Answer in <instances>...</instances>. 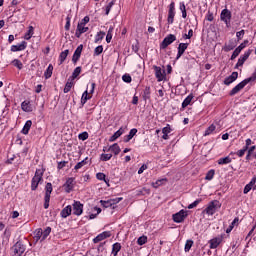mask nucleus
<instances>
[{
	"label": "nucleus",
	"mask_w": 256,
	"mask_h": 256,
	"mask_svg": "<svg viewBox=\"0 0 256 256\" xmlns=\"http://www.w3.org/2000/svg\"><path fill=\"white\" fill-rule=\"evenodd\" d=\"M154 71L158 83H161V81H167V71L165 65L154 66Z\"/></svg>",
	"instance_id": "nucleus-1"
},
{
	"label": "nucleus",
	"mask_w": 256,
	"mask_h": 256,
	"mask_svg": "<svg viewBox=\"0 0 256 256\" xmlns=\"http://www.w3.org/2000/svg\"><path fill=\"white\" fill-rule=\"evenodd\" d=\"M27 247L25 244H23L22 241H17L12 247V256H23V253H25Z\"/></svg>",
	"instance_id": "nucleus-2"
},
{
	"label": "nucleus",
	"mask_w": 256,
	"mask_h": 256,
	"mask_svg": "<svg viewBox=\"0 0 256 256\" xmlns=\"http://www.w3.org/2000/svg\"><path fill=\"white\" fill-rule=\"evenodd\" d=\"M217 209H221V202H219V200H212L204 210V213L207 215H215Z\"/></svg>",
	"instance_id": "nucleus-3"
},
{
	"label": "nucleus",
	"mask_w": 256,
	"mask_h": 256,
	"mask_svg": "<svg viewBox=\"0 0 256 256\" xmlns=\"http://www.w3.org/2000/svg\"><path fill=\"white\" fill-rule=\"evenodd\" d=\"M43 179V171L41 169H37L34 177L31 181V190L36 191L37 187H39V182Z\"/></svg>",
	"instance_id": "nucleus-4"
},
{
	"label": "nucleus",
	"mask_w": 256,
	"mask_h": 256,
	"mask_svg": "<svg viewBox=\"0 0 256 256\" xmlns=\"http://www.w3.org/2000/svg\"><path fill=\"white\" fill-rule=\"evenodd\" d=\"M189 213L187 210H180L179 212L173 214L172 219L174 223H183L187 219Z\"/></svg>",
	"instance_id": "nucleus-5"
},
{
	"label": "nucleus",
	"mask_w": 256,
	"mask_h": 256,
	"mask_svg": "<svg viewBox=\"0 0 256 256\" xmlns=\"http://www.w3.org/2000/svg\"><path fill=\"white\" fill-rule=\"evenodd\" d=\"M220 19L225 22L226 27H231V11L223 9L220 14Z\"/></svg>",
	"instance_id": "nucleus-6"
},
{
	"label": "nucleus",
	"mask_w": 256,
	"mask_h": 256,
	"mask_svg": "<svg viewBox=\"0 0 256 256\" xmlns=\"http://www.w3.org/2000/svg\"><path fill=\"white\" fill-rule=\"evenodd\" d=\"M174 41H177V37L174 34H169L161 42L160 49H167L168 45H171Z\"/></svg>",
	"instance_id": "nucleus-7"
},
{
	"label": "nucleus",
	"mask_w": 256,
	"mask_h": 256,
	"mask_svg": "<svg viewBox=\"0 0 256 256\" xmlns=\"http://www.w3.org/2000/svg\"><path fill=\"white\" fill-rule=\"evenodd\" d=\"M120 201H123V198H114L109 200H100V204L105 209H108V207H113V205H117V203H120Z\"/></svg>",
	"instance_id": "nucleus-8"
},
{
	"label": "nucleus",
	"mask_w": 256,
	"mask_h": 256,
	"mask_svg": "<svg viewBox=\"0 0 256 256\" xmlns=\"http://www.w3.org/2000/svg\"><path fill=\"white\" fill-rule=\"evenodd\" d=\"M73 207V215H76L79 217L80 215H83V204L79 201H74L72 204Z\"/></svg>",
	"instance_id": "nucleus-9"
},
{
	"label": "nucleus",
	"mask_w": 256,
	"mask_h": 256,
	"mask_svg": "<svg viewBox=\"0 0 256 256\" xmlns=\"http://www.w3.org/2000/svg\"><path fill=\"white\" fill-rule=\"evenodd\" d=\"M174 19H175V2H171L169 5L168 19H167L169 25H172Z\"/></svg>",
	"instance_id": "nucleus-10"
},
{
	"label": "nucleus",
	"mask_w": 256,
	"mask_h": 256,
	"mask_svg": "<svg viewBox=\"0 0 256 256\" xmlns=\"http://www.w3.org/2000/svg\"><path fill=\"white\" fill-rule=\"evenodd\" d=\"M223 243V237H215L209 240L210 249H217Z\"/></svg>",
	"instance_id": "nucleus-11"
},
{
	"label": "nucleus",
	"mask_w": 256,
	"mask_h": 256,
	"mask_svg": "<svg viewBox=\"0 0 256 256\" xmlns=\"http://www.w3.org/2000/svg\"><path fill=\"white\" fill-rule=\"evenodd\" d=\"M109 237H111V232L109 231L102 232L101 234L97 235L93 239V243H100V241H104V239H107Z\"/></svg>",
	"instance_id": "nucleus-12"
},
{
	"label": "nucleus",
	"mask_w": 256,
	"mask_h": 256,
	"mask_svg": "<svg viewBox=\"0 0 256 256\" xmlns=\"http://www.w3.org/2000/svg\"><path fill=\"white\" fill-rule=\"evenodd\" d=\"M87 31H89V27H85V25L83 24H78L75 32V37L79 39L81 35H83V33H87Z\"/></svg>",
	"instance_id": "nucleus-13"
},
{
	"label": "nucleus",
	"mask_w": 256,
	"mask_h": 256,
	"mask_svg": "<svg viewBox=\"0 0 256 256\" xmlns=\"http://www.w3.org/2000/svg\"><path fill=\"white\" fill-rule=\"evenodd\" d=\"M83 51V44L79 45L74 54H73V57H72V63H77V61H79V58L81 57V53Z\"/></svg>",
	"instance_id": "nucleus-14"
},
{
	"label": "nucleus",
	"mask_w": 256,
	"mask_h": 256,
	"mask_svg": "<svg viewBox=\"0 0 256 256\" xmlns=\"http://www.w3.org/2000/svg\"><path fill=\"white\" fill-rule=\"evenodd\" d=\"M25 49H27V42L26 41H22L20 44L11 46V51L14 52V53L17 52V51H25Z\"/></svg>",
	"instance_id": "nucleus-15"
},
{
	"label": "nucleus",
	"mask_w": 256,
	"mask_h": 256,
	"mask_svg": "<svg viewBox=\"0 0 256 256\" xmlns=\"http://www.w3.org/2000/svg\"><path fill=\"white\" fill-rule=\"evenodd\" d=\"M238 77H239V73L233 72L230 76L224 79V85H231V83H233L234 81H237Z\"/></svg>",
	"instance_id": "nucleus-16"
},
{
	"label": "nucleus",
	"mask_w": 256,
	"mask_h": 256,
	"mask_svg": "<svg viewBox=\"0 0 256 256\" xmlns=\"http://www.w3.org/2000/svg\"><path fill=\"white\" fill-rule=\"evenodd\" d=\"M75 181V178H68L63 185L66 193H71L73 191V182Z\"/></svg>",
	"instance_id": "nucleus-17"
},
{
	"label": "nucleus",
	"mask_w": 256,
	"mask_h": 256,
	"mask_svg": "<svg viewBox=\"0 0 256 256\" xmlns=\"http://www.w3.org/2000/svg\"><path fill=\"white\" fill-rule=\"evenodd\" d=\"M251 53H253V50L246 51L242 56H240L236 65H243V63L249 59V55H251Z\"/></svg>",
	"instance_id": "nucleus-18"
},
{
	"label": "nucleus",
	"mask_w": 256,
	"mask_h": 256,
	"mask_svg": "<svg viewBox=\"0 0 256 256\" xmlns=\"http://www.w3.org/2000/svg\"><path fill=\"white\" fill-rule=\"evenodd\" d=\"M72 211H73V208L71 207V205H68L64 209H62V211L60 212V215L63 219H67V217L71 215Z\"/></svg>",
	"instance_id": "nucleus-19"
},
{
	"label": "nucleus",
	"mask_w": 256,
	"mask_h": 256,
	"mask_svg": "<svg viewBox=\"0 0 256 256\" xmlns=\"http://www.w3.org/2000/svg\"><path fill=\"white\" fill-rule=\"evenodd\" d=\"M187 47H189V43H180L178 46V54L176 59H179V57H181V55H183V53H185V51H187Z\"/></svg>",
	"instance_id": "nucleus-20"
},
{
	"label": "nucleus",
	"mask_w": 256,
	"mask_h": 256,
	"mask_svg": "<svg viewBox=\"0 0 256 256\" xmlns=\"http://www.w3.org/2000/svg\"><path fill=\"white\" fill-rule=\"evenodd\" d=\"M123 133H125V130L123 129V127H121L109 138L110 143H113V141H117V139H119V137H121Z\"/></svg>",
	"instance_id": "nucleus-21"
},
{
	"label": "nucleus",
	"mask_w": 256,
	"mask_h": 256,
	"mask_svg": "<svg viewBox=\"0 0 256 256\" xmlns=\"http://www.w3.org/2000/svg\"><path fill=\"white\" fill-rule=\"evenodd\" d=\"M135 135H137V129L133 128L130 130L129 134L124 136V143H129V141H131V139H133V137H135Z\"/></svg>",
	"instance_id": "nucleus-22"
},
{
	"label": "nucleus",
	"mask_w": 256,
	"mask_h": 256,
	"mask_svg": "<svg viewBox=\"0 0 256 256\" xmlns=\"http://www.w3.org/2000/svg\"><path fill=\"white\" fill-rule=\"evenodd\" d=\"M245 44L241 43L233 52L231 59H237V57H239V53H241V51H243V49L245 48Z\"/></svg>",
	"instance_id": "nucleus-23"
},
{
	"label": "nucleus",
	"mask_w": 256,
	"mask_h": 256,
	"mask_svg": "<svg viewBox=\"0 0 256 256\" xmlns=\"http://www.w3.org/2000/svg\"><path fill=\"white\" fill-rule=\"evenodd\" d=\"M88 163H89V157H86L84 160L78 162L74 166L75 171H79V169H82V167H85V165H88Z\"/></svg>",
	"instance_id": "nucleus-24"
},
{
	"label": "nucleus",
	"mask_w": 256,
	"mask_h": 256,
	"mask_svg": "<svg viewBox=\"0 0 256 256\" xmlns=\"http://www.w3.org/2000/svg\"><path fill=\"white\" fill-rule=\"evenodd\" d=\"M108 151H111L114 155H119V153H121V148L119 147V144L114 143L108 148Z\"/></svg>",
	"instance_id": "nucleus-25"
},
{
	"label": "nucleus",
	"mask_w": 256,
	"mask_h": 256,
	"mask_svg": "<svg viewBox=\"0 0 256 256\" xmlns=\"http://www.w3.org/2000/svg\"><path fill=\"white\" fill-rule=\"evenodd\" d=\"M22 111H25L26 113H31L33 111V108L31 107V103L28 101H24L21 104Z\"/></svg>",
	"instance_id": "nucleus-26"
},
{
	"label": "nucleus",
	"mask_w": 256,
	"mask_h": 256,
	"mask_svg": "<svg viewBox=\"0 0 256 256\" xmlns=\"http://www.w3.org/2000/svg\"><path fill=\"white\" fill-rule=\"evenodd\" d=\"M31 125H33V122L31 120H27L23 129H22V133L23 135H29V131L31 129Z\"/></svg>",
	"instance_id": "nucleus-27"
},
{
	"label": "nucleus",
	"mask_w": 256,
	"mask_h": 256,
	"mask_svg": "<svg viewBox=\"0 0 256 256\" xmlns=\"http://www.w3.org/2000/svg\"><path fill=\"white\" fill-rule=\"evenodd\" d=\"M235 47H237V42L230 40L229 43L225 45L224 51H233Z\"/></svg>",
	"instance_id": "nucleus-28"
},
{
	"label": "nucleus",
	"mask_w": 256,
	"mask_h": 256,
	"mask_svg": "<svg viewBox=\"0 0 256 256\" xmlns=\"http://www.w3.org/2000/svg\"><path fill=\"white\" fill-rule=\"evenodd\" d=\"M121 251V243L116 242L112 246V255L117 256V254Z\"/></svg>",
	"instance_id": "nucleus-29"
},
{
	"label": "nucleus",
	"mask_w": 256,
	"mask_h": 256,
	"mask_svg": "<svg viewBox=\"0 0 256 256\" xmlns=\"http://www.w3.org/2000/svg\"><path fill=\"white\" fill-rule=\"evenodd\" d=\"M45 197H51V193H53V184L48 182L45 186Z\"/></svg>",
	"instance_id": "nucleus-30"
},
{
	"label": "nucleus",
	"mask_w": 256,
	"mask_h": 256,
	"mask_svg": "<svg viewBox=\"0 0 256 256\" xmlns=\"http://www.w3.org/2000/svg\"><path fill=\"white\" fill-rule=\"evenodd\" d=\"M143 99L144 101H147L148 99H151V87L146 86L143 92Z\"/></svg>",
	"instance_id": "nucleus-31"
},
{
	"label": "nucleus",
	"mask_w": 256,
	"mask_h": 256,
	"mask_svg": "<svg viewBox=\"0 0 256 256\" xmlns=\"http://www.w3.org/2000/svg\"><path fill=\"white\" fill-rule=\"evenodd\" d=\"M34 31H35V28L33 26H29L27 33L24 35V39L26 41H29V39H31V37H33Z\"/></svg>",
	"instance_id": "nucleus-32"
},
{
	"label": "nucleus",
	"mask_w": 256,
	"mask_h": 256,
	"mask_svg": "<svg viewBox=\"0 0 256 256\" xmlns=\"http://www.w3.org/2000/svg\"><path fill=\"white\" fill-rule=\"evenodd\" d=\"M193 94L188 95L184 101L182 102V108L185 109L188 105H191V101H193Z\"/></svg>",
	"instance_id": "nucleus-33"
},
{
	"label": "nucleus",
	"mask_w": 256,
	"mask_h": 256,
	"mask_svg": "<svg viewBox=\"0 0 256 256\" xmlns=\"http://www.w3.org/2000/svg\"><path fill=\"white\" fill-rule=\"evenodd\" d=\"M53 75V65H49L44 72L45 79H51V76Z\"/></svg>",
	"instance_id": "nucleus-34"
},
{
	"label": "nucleus",
	"mask_w": 256,
	"mask_h": 256,
	"mask_svg": "<svg viewBox=\"0 0 256 256\" xmlns=\"http://www.w3.org/2000/svg\"><path fill=\"white\" fill-rule=\"evenodd\" d=\"M231 157L226 156L224 158H220L218 159V165H229V163H231Z\"/></svg>",
	"instance_id": "nucleus-35"
},
{
	"label": "nucleus",
	"mask_w": 256,
	"mask_h": 256,
	"mask_svg": "<svg viewBox=\"0 0 256 256\" xmlns=\"http://www.w3.org/2000/svg\"><path fill=\"white\" fill-rule=\"evenodd\" d=\"M89 99H91V96H89V92L86 90L84 91V93L82 94L81 97V105H85V103H87V101H89Z\"/></svg>",
	"instance_id": "nucleus-36"
},
{
	"label": "nucleus",
	"mask_w": 256,
	"mask_h": 256,
	"mask_svg": "<svg viewBox=\"0 0 256 256\" xmlns=\"http://www.w3.org/2000/svg\"><path fill=\"white\" fill-rule=\"evenodd\" d=\"M106 175H105V173H103V172H98L97 174H96V179H98L99 181H104V182H106V183H109V179H107L106 180Z\"/></svg>",
	"instance_id": "nucleus-37"
},
{
	"label": "nucleus",
	"mask_w": 256,
	"mask_h": 256,
	"mask_svg": "<svg viewBox=\"0 0 256 256\" xmlns=\"http://www.w3.org/2000/svg\"><path fill=\"white\" fill-rule=\"evenodd\" d=\"M49 235H51V227L48 226L44 231H42L41 241H45V239H47V237H49Z\"/></svg>",
	"instance_id": "nucleus-38"
},
{
	"label": "nucleus",
	"mask_w": 256,
	"mask_h": 256,
	"mask_svg": "<svg viewBox=\"0 0 256 256\" xmlns=\"http://www.w3.org/2000/svg\"><path fill=\"white\" fill-rule=\"evenodd\" d=\"M104 37H105V32L103 31L98 32L97 35L95 36L94 43H99V41H103Z\"/></svg>",
	"instance_id": "nucleus-39"
},
{
	"label": "nucleus",
	"mask_w": 256,
	"mask_h": 256,
	"mask_svg": "<svg viewBox=\"0 0 256 256\" xmlns=\"http://www.w3.org/2000/svg\"><path fill=\"white\" fill-rule=\"evenodd\" d=\"M180 11H182L183 19H187V8L184 2H180Z\"/></svg>",
	"instance_id": "nucleus-40"
},
{
	"label": "nucleus",
	"mask_w": 256,
	"mask_h": 256,
	"mask_svg": "<svg viewBox=\"0 0 256 256\" xmlns=\"http://www.w3.org/2000/svg\"><path fill=\"white\" fill-rule=\"evenodd\" d=\"M34 239H36V241L43 239V229L39 228L35 231Z\"/></svg>",
	"instance_id": "nucleus-41"
},
{
	"label": "nucleus",
	"mask_w": 256,
	"mask_h": 256,
	"mask_svg": "<svg viewBox=\"0 0 256 256\" xmlns=\"http://www.w3.org/2000/svg\"><path fill=\"white\" fill-rule=\"evenodd\" d=\"M256 146H251L247 149L246 161H251V155H253V151H255Z\"/></svg>",
	"instance_id": "nucleus-42"
},
{
	"label": "nucleus",
	"mask_w": 256,
	"mask_h": 256,
	"mask_svg": "<svg viewBox=\"0 0 256 256\" xmlns=\"http://www.w3.org/2000/svg\"><path fill=\"white\" fill-rule=\"evenodd\" d=\"M247 153V147H243V149L238 150L237 152L233 153L231 152L230 155H237L239 157H243Z\"/></svg>",
	"instance_id": "nucleus-43"
},
{
	"label": "nucleus",
	"mask_w": 256,
	"mask_h": 256,
	"mask_svg": "<svg viewBox=\"0 0 256 256\" xmlns=\"http://www.w3.org/2000/svg\"><path fill=\"white\" fill-rule=\"evenodd\" d=\"M111 39H113V26H111L106 35V42L111 43Z\"/></svg>",
	"instance_id": "nucleus-44"
},
{
	"label": "nucleus",
	"mask_w": 256,
	"mask_h": 256,
	"mask_svg": "<svg viewBox=\"0 0 256 256\" xmlns=\"http://www.w3.org/2000/svg\"><path fill=\"white\" fill-rule=\"evenodd\" d=\"M79 75H81V67L80 66L75 68V70L72 73L71 78L72 79H77L79 77Z\"/></svg>",
	"instance_id": "nucleus-45"
},
{
	"label": "nucleus",
	"mask_w": 256,
	"mask_h": 256,
	"mask_svg": "<svg viewBox=\"0 0 256 256\" xmlns=\"http://www.w3.org/2000/svg\"><path fill=\"white\" fill-rule=\"evenodd\" d=\"M192 247H193V240H187L184 248L185 253H189Z\"/></svg>",
	"instance_id": "nucleus-46"
},
{
	"label": "nucleus",
	"mask_w": 256,
	"mask_h": 256,
	"mask_svg": "<svg viewBox=\"0 0 256 256\" xmlns=\"http://www.w3.org/2000/svg\"><path fill=\"white\" fill-rule=\"evenodd\" d=\"M67 55H69V50H65L60 53V56H59L60 63H63V61H65V59H67Z\"/></svg>",
	"instance_id": "nucleus-47"
},
{
	"label": "nucleus",
	"mask_w": 256,
	"mask_h": 256,
	"mask_svg": "<svg viewBox=\"0 0 256 256\" xmlns=\"http://www.w3.org/2000/svg\"><path fill=\"white\" fill-rule=\"evenodd\" d=\"M215 177V170H210L207 172L205 179L206 181H211Z\"/></svg>",
	"instance_id": "nucleus-48"
},
{
	"label": "nucleus",
	"mask_w": 256,
	"mask_h": 256,
	"mask_svg": "<svg viewBox=\"0 0 256 256\" xmlns=\"http://www.w3.org/2000/svg\"><path fill=\"white\" fill-rule=\"evenodd\" d=\"M167 181V179H160L157 180L155 182L152 183V186L157 189V187H160V185H163V183H165Z\"/></svg>",
	"instance_id": "nucleus-49"
},
{
	"label": "nucleus",
	"mask_w": 256,
	"mask_h": 256,
	"mask_svg": "<svg viewBox=\"0 0 256 256\" xmlns=\"http://www.w3.org/2000/svg\"><path fill=\"white\" fill-rule=\"evenodd\" d=\"M78 139H80V141H87V139H89V133L87 132H82L78 135Z\"/></svg>",
	"instance_id": "nucleus-50"
},
{
	"label": "nucleus",
	"mask_w": 256,
	"mask_h": 256,
	"mask_svg": "<svg viewBox=\"0 0 256 256\" xmlns=\"http://www.w3.org/2000/svg\"><path fill=\"white\" fill-rule=\"evenodd\" d=\"M215 129H216V127H215V125H210L207 129H206V131H205V133H204V135H205V137H207V135H211V133H213V131H215Z\"/></svg>",
	"instance_id": "nucleus-51"
},
{
	"label": "nucleus",
	"mask_w": 256,
	"mask_h": 256,
	"mask_svg": "<svg viewBox=\"0 0 256 256\" xmlns=\"http://www.w3.org/2000/svg\"><path fill=\"white\" fill-rule=\"evenodd\" d=\"M73 87V82H67L64 87V93H69L71 91V88Z\"/></svg>",
	"instance_id": "nucleus-52"
},
{
	"label": "nucleus",
	"mask_w": 256,
	"mask_h": 256,
	"mask_svg": "<svg viewBox=\"0 0 256 256\" xmlns=\"http://www.w3.org/2000/svg\"><path fill=\"white\" fill-rule=\"evenodd\" d=\"M122 81H124V83H131V81H133V79L131 78L130 74H124L122 76Z\"/></svg>",
	"instance_id": "nucleus-53"
},
{
	"label": "nucleus",
	"mask_w": 256,
	"mask_h": 256,
	"mask_svg": "<svg viewBox=\"0 0 256 256\" xmlns=\"http://www.w3.org/2000/svg\"><path fill=\"white\" fill-rule=\"evenodd\" d=\"M111 157H113V154H101L100 159L101 161H110Z\"/></svg>",
	"instance_id": "nucleus-54"
},
{
	"label": "nucleus",
	"mask_w": 256,
	"mask_h": 256,
	"mask_svg": "<svg viewBox=\"0 0 256 256\" xmlns=\"http://www.w3.org/2000/svg\"><path fill=\"white\" fill-rule=\"evenodd\" d=\"M70 27H71V15H68L66 17L65 31H69Z\"/></svg>",
	"instance_id": "nucleus-55"
},
{
	"label": "nucleus",
	"mask_w": 256,
	"mask_h": 256,
	"mask_svg": "<svg viewBox=\"0 0 256 256\" xmlns=\"http://www.w3.org/2000/svg\"><path fill=\"white\" fill-rule=\"evenodd\" d=\"M138 245H145L147 243V236H141L137 240Z\"/></svg>",
	"instance_id": "nucleus-56"
},
{
	"label": "nucleus",
	"mask_w": 256,
	"mask_h": 256,
	"mask_svg": "<svg viewBox=\"0 0 256 256\" xmlns=\"http://www.w3.org/2000/svg\"><path fill=\"white\" fill-rule=\"evenodd\" d=\"M113 5H115V1H111L108 3V5L106 6V13L105 15H109V13L111 12V8L113 7Z\"/></svg>",
	"instance_id": "nucleus-57"
},
{
	"label": "nucleus",
	"mask_w": 256,
	"mask_h": 256,
	"mask_svg": "<svg viewBox=\"0 0 256 256\" xmlns=\"http://www.w3.org/2000/svg\"><path fill=\"white\" fill-rule=\"evenodd\" d=\"M103 53V45L97 46L94 50V55H101Z\"/></svg>",
	"instance_id": "nucleus-58"
},
{
	"label": "nucleus",
	"mask_w": 256,
	"mask_h": 256,
	"mask_svg": "<svg viewBox=\"0 0 256 256\" xmlns=\"http://www.w3.org/2000/svg\"><path fill=\"white\" fill-rule=\"evenodd\" d=\"M201 202V199H197L196 201H194L193 203H191L189 206H188V209H195V207H197V205H199Z\"/></svg>",
	"instance_id": "nucleus-59"
},
{
	"label": "nucleus",
	"mask_w": 256,
	"mask_h": 256,
	"mask_svg": "<svg viewBox=\"0 0 256 256\" xmlns=\"http://www.w3.org/2000/svg\"><path fill=\"white\" fill-rule=\"evenodd\" d=\"M244 35H245V30H241V31L237 32L236 37H237L238 41H241V39H243Z\"/></svg>",
	"instance_id": "nucleus-60"
},
{
	"label": "nucleus",
	"mask_w": 256,
	"mask_h": 256,
	"mask_svg": "<svg viewBox=\"0 0 256 256\" xmlns=\"http://www.w3.org/2000/svg\"><path fill=\"white\" fill-rule=\"evenodd\" d=\"M191 37H193V29H190L188 34L183 35V39H191Z\"/></svg>",
	"instance_id": "nucleus-61"
},
{
	"label": "nucleus",
	"mask_w": 256,
	"mask_h": 256,
	"mask_svg": "<svg viewBox=\"0 0 256 256\" xmlns=\"http://www.w3.org/2000/svg\"><path fill=\"white\" fill-rule=\"evenodd\" d=\"M69 162L68 161H61V162H58V166H57V169L61 170L65 167V165H67Z\"/></svg>",
	"instance_id": "nucleus-62"
},
{
	"label": "nucleus",
	"mask_w": 256,
	"mask_h": 256,
	"mask_svg": "<svg viewBox=\"0 0 256 256\" xmlns=\"http://www.w3.org/2000/svg\"><path fill=\"white\" fill-rule=\"evenodd\" d=\"M162 133L163 134L171 133V126L169 124H167V126L162 129Z\"/></svg>",
	"instance_id": "nucleus-63"
},
{
	"label": "nucleus",
	"mask_w": 256,
	"mask_h": 256,
	"mask_svg": "<svg viewBox=\"0 0 256 256\" xmlns=\"http://www.w3.org/2000/svg\"><path fill=\"white\" fill-rule=\"evenodd\" d=\"M256 183V175L253 176V178L251 179V181L248 183L249 186H251L253 188V186Z\"/></svg>",
	"instance_id": "nucleus-64"
}]
</instances>
